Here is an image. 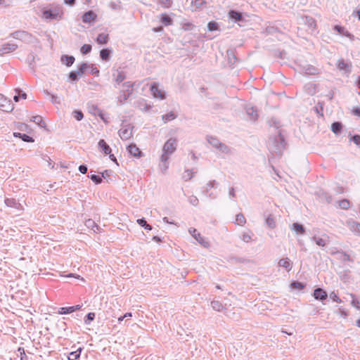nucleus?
I'll list each match as a JSON object with an SVG mask.
<instances>
[{
    "mask_svg": "<svg viewBox=\"0 0 360 360\" xmlns=\"http://www.w3.org/2000/svg\"><path fill=\"white\" fill-rule=\"evenodd\" d=\"M63 6L57 3L50 4L42 11L41 17L46 20H59L63 18Z\"/></svg>",
    "mask_w": 360,
    "mask_h": 360,
    "instance_id": "1",
    "label": "nucleus"
},
{
    "mask_svg": "<svg viewBox=\"0 0 360 360\" xmlns=\"http://www.w3.org/2000/svg\"><path fill=\"white\" fill-rule=\"evenodd\" d=\"M177 140L175 138L169 139L162 147V154L160 157L161 162L168 161L169 156L176 150Z\"/></svg>",
    "mask_w": 360,
    "mask_h": 360,
    "instance_id": "2",
    "label": "nucleus"
},
{
    "mask_svg": "<svg viewBox=\"0 0 360 360\" xmlns=\"http://www.w3.org/2000/svg\"><path fill=\"white\" fill-rule=\"evenodd\" d=\"M14 106L11 100L6 98L3 94H0V110L4 112H11Z\"/></svg>",
    "mask_w": 360,
    "mask_h": 360,
    "instance_id": "3",
    "label": "nucleus"
},
{
    "mask_svg": "<svg viewBox=\"0 0 360 360\" xmlns=\"http://www.w3.org/2000/svg\"><path fill=\"white\" fill-rule=\"evenodd\" d=\"M189 233L204 248H208L210 243L201 236L200 233L194 228H190L188 230Z\"/></svg>",
    "mask_w": 360,
    "mask_h": 360,
    "instance_id": "4",
    "label": "nucleus"
},
{
    "mask_svg": "<svg viewBox=\"0 0 360 360\" xmlns=\"http://www.w3.org/2000/svg\"><path fill=\"white\" fill-rule=\"evenodd\" d=\"M132 127L130 124H123L119 130V136L122 140H127L132 135Z\"/></svg>",
    "mask_w": 360,
    "mask_h": 360,
    "instance_id": "5",
    "label": "nucleus"
},
{
    "mask_svg": "<svg viewBox=\"0 0 360 360\" xmlns=\"http://www.w3.org/2000/svg\"><path fill=\"white\" fill-rule=\"evenodd\" d=\"M217 182L216 180L210 181L205 185L203 193L205 195L211 199H215L217 196L216 193L211 191L212 188L216 187Z\"/></svg>",
    "mask_w": 360,
    "mask_h": 360,
    "instance_id": "6",
    "label": "nucleus"
},
{
    "mask_svg": "<svg viewBox=\"0 0 360 360\" xmlns=\"http://www.w3.org/2000/svg\"><path fill=\"white\" fill-rule=\"evenodd\" d=\"M150 91L155 98H158L160 100L165 98V92L159 88V84L156 82L153 83L151 85Z\"/></svg>",
    "mask_w": 360,
    "mask_h": 360,
    "instance_id": "7",
    "label": "nucleus"
},
{
    "mask_svg": "<svg viewBox=\"0 0 360 360\" xmlns=\"http://www.w3.org/2000/svg\"><path fill=\"white\" fill-rule=\"evenodd\" d=\"M331 255H335L336 259L345 262H353L350 255L342 250L332 251Z\"/></svg>",
    "mask_w": 360,
    "mask_h": 360,
    "instance_id": "8",
    "label": "nucleus"
},
{
    "mask_svg": "<svg viewBox=\"0 0 360 360\" xmlns=\"http://www.w3.org/2000/svg\"><path fill=\"white\" fill-rule=\"evenodd\" d=\"M311 239L320 247H325L329 243V236L326 234H323L321 237L314 236Z\"/></svg>",
    "mask_w": 360,
    "mask_h": 360,
    "instance_id": "9",
    "label": "nucleus"
},
{
    "mask_svg": "<svg viewBox=\"0 0 360 360\" xmlns=\"http://www.w3.org/2000/svg\"><path fill=\"white\" fill-rule=\"evenodd\" d=\"M17 48L18 46L15 44L5 43L0 48V56L11 53L15 51Z\"/></svg>",
    "mask_w": 360,
    "mask_h": 360,
    "instance_id": "10",
    "label": "nucleus"
},
{
    "mask_svg": "<svg viewBox=\"0 0 360 360\" xmlns=\"http://www.w3.org/2000/svg\"><path fill=\"white\" fill-rule=\"evenodd\" d=\"M349 229L356 235H360V223L353 220H349L347 222Z\"/></svg>",
    "mask_w": 360,
    "mask_h": 360,
    "instance_id": "11",
    "label": "nucleus"
},
{
    "mask_svg": "<svg viewBox=\"0 0 360 360\" xmlns=\"http://www.w3.org/2000/svg\"><path fill=\"white\" fill-rule=\"evenodd\" d=\"M313 295L316 300L321 301L325 300L328 297L327 292L323 289L320 288H316L314 290Z\"/></svg>",
    "mask_w": 360,
    "mask_h": 360,
    "instance_id": "12",
    "label": "nucleus"
},
{
    "mask_svg": "<svg viewBox=\"0 0 360 360\" xmlns=\"http://www.w3.org/2000/svg\"><path fill=\"white\" fill-rule=\"evenodd\" d=\"M96 17L97 15L94 11H89L82 15V21L84 23H90L91 22L95 21Z\"/></svg>",
    "mask_w": 360,
    "mask_h": 360,
    "instance_id": "13",
    "label": "nucleus"
},
{
    "mask_svg": "<svg viewBox=\"0 0 360 360\" xmlns=\"http://www.w3.org/2000/svg\"><path fill=\"white\" fill-rule=\"evenodd\" d=\"M5 204L7 207L15 208L18 210H21L22 207L20 203H19L14 198H6L5 199Z\"/></svg>",
    "mask_w": 360,
    "mask_h": 360,
    "instance_id": "14",
    "label": "nucleus"
},
{
    "mask_svg": "<svg viewBox=\"0 0 360 360\" xmlns=\"http://www.w3.org/2000/svg\"><path fill=\"white\" fill-rule=\"evenodd\" d=\"M301 70L306 75H313L318 73L317 69L311 65H304L301 66Z\"/></svg>",
    "mask_w": 360,
    "mask_h": 360,
    "instance_id": "15",
    "label": "nucleus"
},
{
    "mask_svg": "<svg viewBox=\"0 0 360 360\" xmlns=\"http://www.w3.org/2000/svg\"><path fill=\"white\" fill-rule=\"evenodd\" d=\"M82 307L81 305L77 304L75 306L68 307H61L58 311L60 314H68L75 311L76 310L79 309Z\"/></svg>",
    "mask_w": 360,
    "mask_h": 360,
    "instance_id": "16",
    "label": "nucleus"
},
{
    "mask_svg": "<svg viewBox=\"0 0 360 360\" xmlns=\"http://www.w3.org/2000/svg\"><path fill=\"white\" fill-rule=\"evenodd\" d=\"M278 266L285 268L288 271L292 269V264L288 258H283L278 261Z\"/></svg>",
    "mask_w": 360,
    "mask_h": 360,
    "instance_id": "17",
    "label": "nucleus"
},
{
    "mask_svg": "<svg viewBox=\"0 0 360 360\" xmlns=\"http://www.w3.org/2000/svg\"><path fill=\"white\" fill-rule=\"evenodd\" d=\"M302 20L310 30H314L315 29L316 24L315 20L313 18L310 16H304L302 18Z\"/></svg>",
    "mask_w": 360,
    "mask_h": 360,
    "instance_id": "18",
    "label": "nucleus"
},
{
    "mask_svg": "<svg viewBox=\"0 0 360 360\" xmlns=\"http://www.w3.org/2000/svg\"><path fill=\"white\" fill-rule=\"evenodd\" d=\"M128 151L129 153L134 156V157H141V151L139 150V148L136 146V144L131 143L128 146Z\"/></svg>",
    "mask_w": 360,
    "mask_h": 360,
    "instance_id": "19",
    "label": "nucleus"
},
{
    "mask_svg": "<svg viewBox=\"0 0 360 360\" xmlns=\"http://www.w3.org/2000/svg\"><path fill=\"white\" fill-rule=\"evenodd\" d=\"M291 230L294 231L296 234L303 235L305 232V228L303 225L298 223H293L291 226Z\"/></svg>",
    "mask_w": 360,
    "mask_h": 360,
    "instance_id": "20",
    "label": "nucleus"
},
{
    "mask_svg": "<svg viewBox=\"0 0 360 360\" xmlns=\"http://www.w3.org/2000/svg\"><path fill=\"white\" fill-rule=\"evenodd\" d=\"M351 64L345 63L343 60H339L338 68L340 70H345L347 73L351 72Z\"/></svg>",
    "mask_w": 360,
    "mask_h": 360,
    "instance_id": "21",
    "label": "nucleus"
},
{
    "mask_svg": "<svg viewBox=\"0 0 360 360\" xmlns=\"http://www.w3.org/2000/svg\"><path fill=\"white\" fill-rule=\"evenodd\" d=\"M98 147L103 151L105 155H108L111 153L112 150L107 143L103 140L101 139L98 141Z\"/></svg>",
    "mask_w": 360,
    "mask_h": 360,
    "instance_id": "22",
    "label": "nucleus"
},
{
    "mask_svg": "<svg viewBox=\"0 0 360 360\" xmlns=\"http://www.w3.org/2000/svg\"><path fill=\"white\" fill-rule=\"evenodd\" d=\"M226 56H227L228 62L230 65H233V64H235V63L237 60V58L234 53L233 50H232V49L227 50Z\"/></svg>",
    "mask_w": 360,
    "mask_h": 360,
    "instance_id": "23",
    "label": "nucleus"
},
{
    "mask_svg": "<svg viewBox=\"0 0 360 360\" xmlns=\"http://www.w3.org/2000/svg\"><path fill=\"white\" fill-rule=\"evenodd\" d=\"M246 112L250 116V119L252 120H256L258 115L257 110L252 106L246 107Z\"/></svg>",
    "mask_w": 360,
    "mask_h": 360,
    "instance_id": "24",
    "label": "nucleus"
},
{
    "mask_svg": "<svg viewBox=\"0 0 360 360\" xmlns=\"http://www.w3.org/2000/svg\"><path fill=\"white\" fill-rule=\"evenodd\" d=\"M61 62L68 67L71 66L75 62V58L72 56H63L61 57Z\"/></svg>",
    "mask_w": 360,
    "mask_h": 360,
    "instance_id": "25",
    "label": "nucleus"
},
{
    "mask_svg": "<svg viewBox=\"0 0 360 360\" xmlns=\"http://www.w3.org/2000/svg\"><path fill=\"white\" fill-rule=\"evenodd\" d=\"M160 22L165 26H169V25H172L173 23L172 19L166 13H163L161 15Z\"/></svg>",
    "mask_w": 360,
    "mask_h": 360,
    "instance_id": "26",
    "label": "nucleus"
},
{
    "mask_svg": "<svg viewBox=\"0 0 360 360\" xmlns=\"http://www.w3.org/2000/svg\"><path fill=\"white\" fill-rule=\"evenodd\" d=\"M109 39L108 34L101 33L98 35L96 38V42L99 44H105L108 43Z\"/></svg>",
    "mask_w": 360,
    "mask_h": 360,
    "instance_id": "27",
    "label": "nucleus"
},
{
    "mask_svg": "<svg viewBox=\"0 0 360 360\" xmlns=\"http://www.w3.org/2000/svg\"><path fill=\"white\" fill-rule=\"evenodd\" d=\"M216 149L217 150H219L220 153L226 154V155L231 153L230 148L228 146H226L225 143H221V142Z\"/></svg>",
    "mask_w": 360,
    "mask_h": 360,
    "instance_id": "28",
    "label": "nucleus"
},
{
    "mask_svg": "<svg viewBox=\"0 0 360 360\" xmlns=\"http://www.w3.org/2000/svg\"><path fill=\"white\" fill-rule=\"evenodd\" d=\"M111 51L108 49H103L100 51V57L102 60L108 61L110 59Z\"/></svg>",
    "mask_w": 360,
    "mask_h": 360,
    "instance_id": "29",
    "label": "nucleus"
},
{
    "mask_svg": "<svg viewBox=\"0 0 360 360\" xmlns=\"http://www.w3.org/2000/svg\"><path fill=\"white\" fill-rule=\"evenodd\" d=\"M134 83L131 82H126L122 84L123 91H126L128 94H131L133 91Z\"/></svg>",
    "mask_w": 360,
    "mask_h": 360,
    "instance_id": "30",
    "label": "nucleus"
},
{
    "mask_svg": "<svg viewBox=\"0 0 360 360\" xmlns=\"http://www.w3.org/2000/svg\"><path fill=\"white\" fill-rule=\"evenodd\" d=\"M342 128V125L339 122H333L331 125V130L335 134H338L339 133H340Z\"/></svg>",
    "mask_w": 360,
    "mask_h": 360,
    "instance_id": "31",
    "label": "nucleus"
},
{
    "mask_svg": "<svg viewBox=\"0 0 360 360\" xmlns=\"http://www.w3.org/2000/svg\"><path fill=\"white\" fill-rule=\"evenodd\" d=\"M207 141L215 149L221 143V141L218 139L213 136H207Z\"/></svg>",
    "mask_w": 360,
    "mask_h": 360,
    "instance_id": "32",
    "label": "nucleus"
},
{
    "mask_svg": "<svg viewBox=\"0 0 360 360\" xmlns=\"http://www.w3.org/2000/svg\"><path fill=\"white\" fill-rule=\"evenodd\" d=\"M229 18L236 21H240L243 18L242 15L236 11H230L229 13Z\"/></svg>",
    "mask_w": 360,
    "mask_h": 360,
    "instance_id": "33",
    "label": "nucleus"
},
{
    "mask_svg": "<svg viewBox=\"0 0 360 360\" xmlns=\"http://www.w3.org/2000/svg\"><path fill=\"white\" fill-rule=\"evenodd\" d=\"M176 117V115L174 112H173L172 111H171L165 115H163L162 116V119L165 123H166L169 121L173 120Z\"/></svg>",
    "mask_w": 360,
    "mask_h": 360,
    "instance_id": "34",
    "label": "nucleus"
},
{
    "mask_svg": "<svg viewBox=\"0 0 360 360\" xmlns=\"http://www.w3.org/2000/svg\"><path fill=\"white\" fill-rule=\"evenodd\" d=\"M334 29L338 32L340 34H342L343 35H345V37H349V38H352L353 37V35L352 34H350L348 31L347 30H345V28L340 26V25H335L334 27Z\"/></svg>",
    "mask_w": 360,
    "mask_h": 360,
    "instance_id": "35",
    "label": "nucleus"
},
{
    "mask_svg": "<svg viewBox=\"0 0 360 360\" xmlns=\"http://www.w3.org/2000/svg\"><path fill=\"white\" fill-rule=\"evenodd\" d=\"M211 306L212 309L217 311H221L224 308L222 304L217 300L212 301L211 302Z\"/></svg>",
    "mask_w": 360,
    "mask_h": 360,
    "instance_id": "36",
    "label": "nucleus"
},
{
    "mask_svg": "<svg viewBox=\"0 0 360 360\" xmlns=\"http://www.w3.org/2000/svg\"><path fill=\"white\" fill-rule=\"evenodd\" d=\"M246 222V219L243 214L239 213L236 217V224L239 226H243Z\"/></svg>",
    "mask_w": 360,
    "mask_h": 360,
    "instance_id": "37",
    "label": "nucleus"
},
{
    "mask_svg": "<svg viewBox=\"0 0 360 360\" xmlns=\"http://www.w3.org/2000/svg\"><path fill=\"white\" fill-rule=\"evenodd\" d=\"M31 121L36 123L39 127H44L45 125L44 122L42 120V117L39 115L33 116L31 119Z\"/></svg>",
    "mask_w": 360,
    "mask_h": 360,
    "instance_id": "38",
    "label": "nucleus"
},
{
    "mask_svg": "<svg viewBox=\"0 0 360 360\" xmlns=\"http://www.w3.org/2000/svg\"><path fill=\"white\" fill-rule=\"evenodd\" d=\"M207 3L206 0H195L193 2V4L196 9H200L203 8L207 5Z\"/></svg>",
    "mask_w": 360,
    "mask_h": 360,
    "instance_id": "39",
    "label": "nucleus"
},
{
    "mask_svg": "<svg viewBox=\"0 0 360 360\" xmlns=\"http://www.w3.org/2000/svg\"><path fill=\"white\" fill-rule=\"evenodd\" d=\"M86 226L89 228H91L94 232L98 231L99 229L98 226L96 224V223L91 219H88L86 221Z\"/></svg>",
    "mask_w": 360,
    "mask_h": 360,
    "instance_id": "40",
    "label": "nucleus"
},
{
    "mask_svg": "<svg viewBox=\"0 0 360 360\" xmlns=\"http://www.w3.org/2000/svg\"><path fill=\"white\" fill-rule=\"evenodd\" d=\"M194 172L191 169H186L183 174L182 179L184 181H188L193 178Z\"/></svg>",
    "mask_w": 360,
    "mask_h": 360,
    "instance_id": "41",
    "label": "nucleus"
},
{
    "mask_svg": "<svg viewBox=\"0 0 360 360\" xmlns=\"http://www.w3.org/2000/svg\"><path fill=\"white\" fill-rule=\"evenodd\" d=\"M82 74L77 70L70 72L69 77L72 81H77Z\"/></svg>",
    "mask_w": 360,
    "mask_h": 360,
    "instance_id": "42",
    "label": "nucleus"
},
{
    "mask_svg": "<svg viewBox=\"0 0 360 360\" xmlns=\"http://www.w3.org/2000/svg\"><path fill=\"white\" fill-rule=\"evenodd\" d=\"M80 354H81V349H79L75 352H70L68 356V359L69 360H77L79 357Z\"/></svg>",
    "mask_w": 360,
    "mask_h": 360,
    "instance_id": "43",
    "label": "nucleus"
},
{
    "mask_svg": "<svg viewBox=\"0 0 360 360\" xmlns=\"http://www.w3.org/2000/svg\"><path fill=\"white\" fill-rule=\"evenodd\" d=\"M350 202L347 199H343L339 202V207L342 210H347L349 207Z\"/></svg>",
    "mask_w": 360,
    "mask_h": 360,
    "instance_id": "44",
    "label": "nucleus"
},
{
    "mask_svg": "<svg viewBox=\"0 0 360 360\" xmlns=\"http://www.w3.org/2000/svg\"><path fill=\"white\" fill-rule=\"evenodd\" d=\"M266 223L268 225V226L271 229H274L276 226V223H275L274 219L271 215H269L266 218Z\"/></svg>",
    "mask_w": 360,
    "mask_h": 360,
    "instance_id": "45",
    "label": "nucleus"
},
{
    "mask_svg": "<svg viewBox=\"0 0 360 360\" xmlns=\"http://www.w3.org/2000/svg\"><path fill=\"white\" fill-rule=\"evenodd\" d=\"M125 79V75L122 72H118L115 76V81L116 83L120 84Z\"/></svg>",
    "mask_w": 360,
    "mask_h": 360,
    "instance_id": "46",
    "label": "nucleus"
},
{
    "mask_svg": "<svg viewBox=\"0 0 360 360\" xmlns=\"http://www.w3.org/2000/svg\"><path fill=\"white\" fill-rule=\"evenodd\" d=\"M18 134H19V138H20L25 142H34V139L25 134L18 133Z\"/></svg>",
    "mask_w": 360,
    "mask_h": 360,
    "instance_id": "47",
    "label": "nucleus"
},
{
    "mask_svg": "<svg viewBox=\"0 0 360 360\" xmlns=\"http://www.w3.org/2000/svg\"><path fill=\"white\" fill-rule=\"evenodd\" d=\"M73 117L77 120L80 121L83 119L84 115L81 110H74L72 112Z\"/></svg>",
    "mask_w": 360,
    "mask_h": 360,
    "instance_id": "48",
    "label": "nucleus"
},
{
    "mask_svg": "<svg viewBox=\"0 0 360 360\" xmlns=\"http://www.w3.org/2000/svg\"><path fill=\"white\" fill-rule=\"evenodd\" d=\"M80 51L82 54H87L91 51V46L89 44H84L81 47Z\"/></svg>",
    "mask_w": 360,
    "mask_h": 360,
    "instance_id": "49",
    "label": "nucleus"
},
{
    "mask_svg": "<svg viewBox=\"0 0 360 360\" xmlns=\"http://www.w3.org/2000/svg\"><path fill=\"white\" fill-rule=\"evenodd\" d=\"M95 318V314L94 312H89L85 317L84 323L86 324H89L91 321H93Z\"/></svg>",
    "mask_w": 360,
    "mask_h": 360,
    "instance_id": "50",
    "label": "nucleus"
},
{
    "mask_svg": "<svg viewBox=\"0 0 360 360\" xmlns=\"http://www.w3.org/2000/svg\"><path fill=\"white\" fill-rule=\"evenodd\" d=\"M207 29L209 31H214L218 29V24L214 21H211L207 24Z\"/></svg>",
    "mask_w": 360,
    "mask_h": 360,
    "instance_id": "51",
    "label": "nucleus"
},
{
    "mask_svg": "<svg viewBox=\"0 0 360 360\" xmlns=\"http://www.w3.org/2000/svg\"><path fill=\"white\" fill-rule=\"evenodd\" d=\"M89 177L96 184H101L102 182V178L96 174H91L89 176Z\"/></svg>",
    "mask_w": 360,
    "mask_h": 360,
    "instance_id": "52",
    "label": "nucleus"
},
{
    "mask_svg": "<svg viewBox=\"0 0 360 360\" xmlns=\"http://www.w3.org/2000/svg\"><path fill=\"white\" fill-rule=\"evenodd\" d=\"M290 286L292 287V288L293 289H297V290H301V289H303L304 285L300 283V282H298V281H294L292 282L291 284H290Z\"/></svg>",
    "mask_w": 360,
    "mask_h": 360,
    "instance_id": "53",
    "label": "nucleus"
},
{
    "mask_svg": "<svg viewBox=\"0 0 360 360\" xmlns=\"http://www.w3.org/2000/svg\"><path fill=\"white\" fill-rule=\"evenodd\" d=\"M278 139L280 140V143L277 146V148L276 150L277 152L280 153L281 149L284 148V139L281 134H279Z\"/></svg>",
    "mask_w": 360,
    "mask_h": 360,
    "instance_id": "54",
    "label": "nucleus"
},
{
    "mask_svg": "<svg viewBox=\"0 0 360 360\" xmlns=\"http://www.w3.org/2000/svg\"><path fill=\"white\" fill-rule=\"evenodd\" d=\"M159 3L164 7V8H169L172 4V0H159Z\"/></svg>",
    "mask_w": 360,
    "mask_h": 360,
    "instance_id": "55",
    "label": "nucleus"
},
{
    "mask_svg": "<svg viewBox=\"0 0 360 360\" xmlns=\"http://www.w3.org/2000/svg\"><path fill=\"white\" fill-rule=\"evenodd\" d=\"M44 93H45L46 94H47V95L50 96V97H51V101L53 103L56 104V103H60V101H59V100H58V97H57L56 96H55V95H53V94H51L48 91H44Z\"/></svg>",
    "mask_w": 360,
    "mask_h": 360,
    "instance_id": "56",
    "label": "nucleus"
},
{
    "mask_svg": "<svg viewBox=\"0 0 360 360\" xmlns=\"http://www.w3.org/2000/svg\"><path fill=\"white\" fill-rule=\"evenodd\" d=\"M188 201L193 206H197L198 205V202H199L198 198L195 195L190 196L188 198Z\"/></svg>",
    "mask_w": 360,
    "mask_h": 360,
    "instance_id": "57",
    "label": "nucleus"
},
{
    "mask_svg": "<svg viewBox=\"0 0 360 360\" xmlns=\"http://www.w3.org/2000/svg\"><path fill=\"white\" fill-rule=\"evenodd\" d=\"M329 297L334 302H339V303L342 302V300L339 298V297L338 296V295L335 292H332L329 295Z\"/></svg>",
    "mask_w": 360,
    "mask_h": 360,
    "instance_id": "58",
    "label": "nucleus"
},
{
    "mask_svg": "<svg viewBox=\"0 0 360 360\" xmlns=\"http://www.w3.org/2000/svg\"><path fill=\"white\" fill-rule=\"evenodd\" d=\"M240 238L242 240H243L244 242L245 243H248L251 240V236L249 233H244L242 234V236H240Z\"/></svg>",
    "mask_w": 360,
    "mask_h": 360,
    "instance_id": "59",
    "label": "nucleus"
},
{
    "mask_svg": "<svg viewBox=\"0 0 360 360\" xmlns=\"http://www.w3.org/2000/svg\"><path fill=\"white\" fill-rule=\"evenodd\" d=\"M112 173V170H110V169L105 170L104 172H103L101 173V178L107 179L108 178H109L110 176Z\"/></svg>",
    "mask_w": 360,
    "mask_h": 360,
    "instance_id": "60",
    "label": "nucleus"
},
{
    "mask_svg": "<svg viewBox=\"0 0 360 360\" xmlns=\"http://www.w3.org/2000/svg\"><path fill=\"white\" fill-rule=\"evenodd\" d=\"M89 65L87 63H82L80 67L78 68V70L82 73V75L84 72L86 70V69L89 68Z\"/></svg>",
    "mask_w": 360,
    "mask_h": 360,
    "instance_id": "61",
    "label": "nucleus"
},
{
    "mask_svg": "<svg viewBox=\"0 0 360 360\" xmlns=\"http://www.w3.org/2000/svg\"><path fill=\"white\" fill-rule=\"evenodd\" d=\"M351 140L353 141L356 146H360V135L356 134L353 136Z\"/></svg>",
    "mask_w": 360,
    "mask_h": 360,
    "instance_id": "62",
    "label": "nucleus"
},
{
    "mask_svg": "<svg viewBox=\"0 0 360 360\" xmlns=\"http://www.w3.org/2000/svg\"><path fill=\"white\" fill-rule=\"evenodd\" d=\"M87 170H88V168L86 167V165H81L79 167V171L82 173V174H86L87 172Z\"/></svg>",
    "mask_w": 360,
    "mask_h": 360,
    "instance_id": "63",
    "label": "nucleus"
},
{
    "mask_svg": "<svg viewBox=\"0 0 360 360\" xmlns=\"http://www.w3.org/2000/svg\"><path fill=\"white\" fill-rule=\"evenodd\" d=\"M136 222L139 226H141L142 227L146 226V224H147V222L144 218L137 219Z\"/></svg>",
    "mask_w": 360,
    "mask_h": 360,
    "instance_id": "64",
    "label": "nucleus"
}]
</instances>
